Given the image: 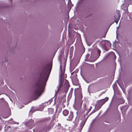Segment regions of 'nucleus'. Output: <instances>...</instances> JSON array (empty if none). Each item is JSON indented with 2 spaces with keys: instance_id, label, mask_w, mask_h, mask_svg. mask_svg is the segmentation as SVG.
<instances>
[{
  "instance_id": "obj_1",
  "label": "nucleus",
  "mask_w": 132,
  "mask_h": 132,
  "mask_svg": "<svg viewBox=\"0 0 132 132\" xmlns=\"http://www.w3.org/2000/svg\"><path fill=\"white\" fill-rule=\"evenodd\" d=\"M52 67V65L48 64L45 65L43 68V73L40 74V79L37 81L35 84L36 89L33 93L35 96L37 97L40 96L44 91V85L45 84L48 79V78H46V76L49 68L51 70Z\"/></svg>"
},
{
  "instance_id": "obj_2",
  "label": "nucleus",
  "mask_w": 132,
  "mask_h": 132,
  "mask_svg": "<svg viewBox=\"0 0 132 132\" xmlns=\"http://www.w3.org/2000/svg\"><path fill=\"white\" fill-rule=\"evenodd\" d=\"M73 113L72 112L70 111V114L67 119V120L68 121H72L73 117Z\"/></svg>"
},
{
  "instance_id": "obj_3",
  "label": "nucleus",
  "mask_w": 132,
  "mask_h": 132,
  "mask_svg": "<svg viewBox=\"0 0 132 132\" xmlns=\"http://www.w3.org/2000/svg\"><path fill=\"white\" fill-rule=\"evenodd\" d=\"M117 12L118 13V16H117V18H116V16H115V22L117 23L120 19V14H119V11L118 10H117Z\"/></svg>"
},
{
  "instance_id": "obj_4",
  "label": "nucleus",
  "mask_w": 132,
  "mask_h": 132,
  "mask_svg": "<svg viewBox=\"0 0 132 132\" xmlns=\"http://www.w3.org/2000/svg\"><path fill=\"white\" fill-rule=\"evenodd\" d=\"M108 100V98L106 97L105 99H103L101 100L99 102V103L101 106L102 105L105 103Z\"/></svg>"
},
{
  "instance_id": "obj_5",
  "label": "nucleus",
  "mask_w": 132,
  "mask_h": 132,
  "mask_svg": "<svg viewBox=\"0 0 132 132\" xmlns=\"http://www.w3.org/2000/svg\"><path fill=\"white\" fill-rule=\"evenodd\" d=\"M63 85V83L61 82L59 85L58 87L57 90L56 92H55V94H56V93L60 90L61 87H62Z\"/></svg>"
},
{
  "instance_id": "obj_6",
  "label": "nucleus",
  "mask_w": 132,
  "mask_h": 132,
  "mask_svg": "<svg viewBox=\"0 0 132 132\" xmlns=\"http://www.w3.org/2000/svg\"><path fill=\"white\" fill-rule=\"evenodd\" d=\"M69 113V111L67 110H64L63 111V114L65 116H67L68 114Z\"/></svg>"
},
{
  "instance_id": "obj_7",
  "label": "nucleus",
  "mask_w": 132,
  "mask_h": 132,
  "mask_svg": "<svg viewBox=\"0 0 132 132\" xmlns=\"http://www.w3.org/2000/svg\"><path fill=\"white\" fill-rule=\"evenodd\" d=\"M65 87L67 88H69L70 86L69 83L68 81L67 80H65Z\"/></svg>"
},
{
  "instance_id": "obj_8",
  "label": "nucleus",
  "mask_w": 132,
  "mask_h": 132,
  "mask_svg": "<svg viewBox=\"0 0 132 132\" xmlns=\"http://www.w3.org/2000/svg\"><path fill=\"white\" fill-rule=\"evenodd\" d=\"M101 51L99 49H98L97 51V53L98 54V56L99 57L100 56L101 53Z\"/></svg>"
},
{
  "instance_id": "obj_9",
  "label": "nucleus",
  "mask_w": 132,
  "mask_h": 132,
  "mask_svg": "<svg viewBox=\"0 0 132 132\" xmlns=\"http://www.w3.org/2000/svg\"><path fill=\"white\" fill-rule=\"evenodd\" d=\"M60 68H61V75H63L64 74V72H62V70H61L62 68L61 67Z\"/></svg>"
},
{
  "instance_id": "obj_10",
  "label": "nucleus",
  "mask_w": 132,
  "mask_h": 132,
  "mask_svg": "<svg viewBox=\"0 0 132 132\" xmlns=\"http://www.w3.org/2000/svg\"><path fill=\"white\" fill-rule=\"evenodd\" d=\"M92 108V106H90V107L89 108V110H88V112H90V111L91 110Z\"/></svg>"
},
{
  "instance_id": "obj_11",
  "label": "nucleus",
  "mask_w": 132,
  "mask_h": 132,
  "mask_svg": "<svg viewBox=\"0 0 132 132\" xmlns=\"http://www.w3.org/2000/svg\"><path fill=\"white\" fill-rule=\"evenodd\" d=\"M10 1H11V2H12V0H9Z\"/></svg>"
}]
</instances>
